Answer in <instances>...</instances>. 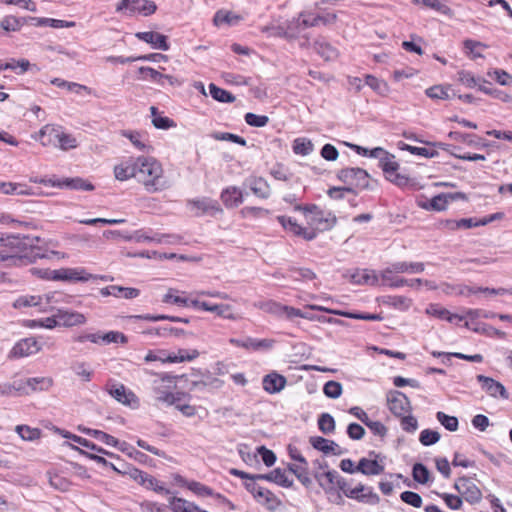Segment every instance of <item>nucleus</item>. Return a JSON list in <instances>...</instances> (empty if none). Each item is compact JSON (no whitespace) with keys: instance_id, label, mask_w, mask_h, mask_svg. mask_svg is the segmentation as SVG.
<instances>
[{"instance_id":"nucleus-49","label":"nucleus","mask_w":512,"mask_h":512,"mask_svg":"<svg viewBox=\"0 0 512 512\" xmlns=\"http://www.w3.org/2000/svg\"><path fill=\"white\" fill-rule=\"evenodd\" d=\"M184 375L176 376V375H170L167 373L161 374L159 380H155L153 382V391L155 393V398L158 401V397L167 394L169 391H164L160 388L159 383H168L175 385V381L178 378H183Z\"/></svg>"},{"instance_id":"nucleus-43","label":"nucleus","mask_w":512,"mask_h":512,"mask_svg":"<svg viewBox=\"0 0 512 512\" xmlns=\"http://www.w3.org/2000/svg\"><path fill=\"white\" fill-rule=\"evenodd\" d=\"M209 91L211 97L221 103H232L235 101V96L229 91L222 89L214 83L209 84Z\"/></svg>"},{"instance_id":"nucleus-50","label":"nucleus","mask_w":512,"mask_h":512,"mask_svg":"<svg viewBox=\"0 0 512 512\" xmlns=\"http://www.w3.org/2000/svg\"><path fill=\"white\" fill-rule=\"evenodd\" d=\"M450 85H434L425 90V94L431 99L447 100L450 98Z\"/></svg>"},{"instance_id":"nucleus-41","label":"nucleus","mask_w":512,"mask_h":512,"mask_svg":"<svg viewBox=\"0 0 512 512\" xmlns=\"http://www.w3.org/2000/svg\"><path fill=\"white\" fill-rule=\"evenodd\" d=\"M144 334L147 335H155L159 337H167L169 335H174L176 337H180L185 334V331L180 328L162 326V327H153L143 331Z\"/></svg>"},{"instance_id":"nucleus-5","label":"nucleus","mask_w":512,"mask_h":512,"mask_svg":"<svg viewBox=\"0 0 512 512\" xmlns=\"http://www.w3.org/2000/svg\"><path fill=\"white\" fill-rule=\"evenodd\" d=\"M36 139L41 141L43 145L50 144L57 140L58 145L62 150H68L77 147L76 138L70 134L61 132L59 129L51 125H45L42 127Z\"/></svg>"},{"instance_id":"nucleus-34","label":"nucleus","mask_w":512,"mask_h":512,"mask_svg":"<svg viewBox=\"0 0 512 512\" xmlns=\"http://www.w3.org/2000/svg\"><path fill=\"white\" fill-rule=\"evenodd\" d=\"M390 265L396 273L417 274L425 270V265L422 262L397 261Z\"/></svg>"},{"instance_id":"nucleus-58","label":"nucleus","mask_w":512,"mask_h":512,"mask_svg":"<svg viewBox=\"0 0 512 512\" xmlns=\"http://www.w3.org/2000/svg\"><path fill=\"white\" fill-rule=\"evenodd\" d=\"M464 49L470 58L476 59L483 57L482 53L479 51L481 48H485L486 46L475 40L467 39L464 41Z\"/></svg>"},{"instance_id":"nucleus-35","label":"nucleus","mask_w":512,"mask_h":512,"mask_svg":"<svg viewBox=\"0 0 512 512\" xmlns=\"http://www.w3.org/2000/svg\"><path fill=\"white\" fill-rule=\"evenodd\" d=\"M28 25L27 17H16L7 15L0 21V27L5 32H17L24 26Z\"/></svg>"},{"instance_id":"nucleus-29","label":"nucleus","mask_w":512,"mask_h":512,"mask_svg":"<svg viewBox=\"0 0 512 512\" xmlns=\"http://www.w3.org/2000/svg\"><path fill=\"white\" fill-rule=\"evenodd\" d=\"M138 72L143 75V78H150L152 81L158 83L161 86H164L166 82H168L171 86L177 83V79L171 75H165L160 73L151 67H140Z\"/></svg>"},{"instance_id":"nucleus-12","label":"nucleus","mask_w":512,"mask_h":512,"mask_svg":"<svg viewBox=\"0 0 512 512\" xmlns=\"http://www.w3.org/2000/svg\"><path fill=\"white\" fill-rule=\"evenodd\" d=\"M40 350V346L35 338H25L18 341L9 353V358L16 359L27 357L37 353Z\"/></svg>"},{"instance_id":"nucleus-21","label":"nucleus","mask_w":512,"mask_h":512,"mask_svg":"<svg viewBox=\"0 0 512 512\" xmlns=\"http://www.w3.org/2000/svg\"><path fill=\"white\" fill-rule=\"evenodd\" d=\"M253 478L255 480H266L274 482L284 488H290L293 486V480L289 479L285 471L280 468H276L266 474H254Z\"/></svg>"},{"instance_id":"nucleus-31","label":"nucleus","mask_w":512,"mask_h":512,"mask_svg":"<svg viewBox=\"0 0 512 512\" xmlns=\"http://www.w3.org/2000/svg\"><path fill=\"white\" fill-rule=\"evenodd\" d=\"M314 50L326 61H333L338 56V51L324 39H317L313 44Z\"/></svg>"},{"instance_id":"nucleus-19","label":"nucleus","mask_w":512,"mask_h":512,"mask_svg":"<svg viewBox=\"0 0 512 512\" xmlns=\"http://www.w3.org/2000/svg\"><path fill=\"white\" fill-rule=\"evenodd\" d=\"M310 308L313 310L325 311L330 314L340 315V316L351 318V319L367 320V321H381L383 319V317L380 314L354 313V312H347V311H341V310H333V309H328V308H325L323 306H318V305H312V306H310Z\"/></svg>"},{"instance_id":"nucleus-15","label":"nucleus","mask_w":512,"mask_h":512,"mask_svg":"<svg viewBox=\"0 0 512 512\" xmlns=\"http://www.w3.org/2000/svg\"><path fill=\"white\" fill-rule=\"evenodd\" d=\"M55 317L58 320L59 326L64 327L78 326L86 322V317L82 313L67 309H57Z\"/></svg>"},{"instance_id":"nucleus-39","label":"nucleus","mask_w":512,"mask_h":512,"mask_svg":"<svg viewBox=\"0 0 512 512\" xmlns=\"http://www.w3.org/2000/svg\"><path fill=\"white\" fill-rule=\"evenodd\" d=\"M199 356V352L196 349H179L177 354H169L164 361L170 362V363H178V362H185V361H192L196 359Z\"/></svg>"},{"instance_id":"nucleus-2","label":"nucleus","mask_w":512,"mask_h":512,"mask_svg":"<svg viewBox=\"0 0 512 512\" xmlns=\"http://www.w3.org/2000/svg\"><path fill=\"white\" fill-rule=\"evenodd\" d=\"M337 15L335 13H326L325 15H315L311 12H301L299 16L289 22L286 30L280 27H265L264 32H269L273 36H284L287 38H294L302 30L309 27H316L319 25H330L335 23Z\"/></svg>"},{"instance_id":"nucleus-38","label":"nucleus","mask_w":512,"mask_h":512,"mask_svg":"<svg viewBox=\"0 0 512 512\" xmlns=\"http://www.w3.org/2000/svg\"><path fill=\"white\" fill-rule=\"evenodd\" d=\"M381 303L400 310H408L411 306V299L405 296H382Z\"/></svg>"},{"instance_id":"nucleus-62","label":"nucleus","mask_w":512,"mask_h":512,"mask_svg":"<svg viewBox=\"0 0 512 512\" xmlns=\"http://www.w3.org/2000/svg\"><path fill=\"white\" fill-rule=\"evenodd\" d=\"M289 271L295 275L294 279L297 281H308L316 278L315 272L309 268L291 267Z\"/></svg>"},{"instance_id":"nucleus-17","label":"nucleus","mask_w":512,"mask_h":512,"mask_svg":"<svg viewBox=\"0 0 512 512\" xmlns=\"http://www.w3.org/2000/svg\"><path fill=\"white\" fill-rule=\"evenodd\" d=\"M135 36L139 40L150 44L154 49L167 51L170 48V46L167 42V37L158 32H154V31L138 32L135 34Z\"/></svg>"},{"instance_id":"nucleus-53","label":"nucleus","mask_w":512,"mask_h":512,"mask_svg":"<svg viewBox=\"0 0 512 512\" xmlns=\"http://www.w3.org/2000/svg\"><path fill=\"white\" fill-rule=\"evenodd\" d=\"M318 428L323 434H331L335 431V420L329 413H322L318 418Z\"/></svg>"},{"instance_id":"nucleus-33","label":"nucleus","mask_w":512,"mask_h":512,"mask_svg":"<svg viewBox=\"0 0 512 512\" xmlns=\"http://www.w3.org/2000/svg\"><path fill=\"white\" fill-rule=\"evenodd\" d=\"M169 507L174 512H205L193 502L187 501L179 497H171L169 499Z\"/></svg>"},{"instance_id":"nucleus-61","label":"nucleus","mask_w":512,"mask_h":512,"mask_svg":"<svg viewBox=\"0 0 512 512\" xmlns=\"http://www.w3.org/2000/svg\"><path fill=\"white\" fill-rule=\"evenodd\" d=\"M342 390H343V388H342L341 383H339L337 381H333V380L326 382L323 387V392H324L325 396H327L328 398H331V399L339 398L342 394Z\"/></svg>"},{"instance_id":"nucleus-55","label":"nucleus","mask_w":512,"mask_h":512,"mask_svg":"<svg viewBox=\"0 0 512 512\" xmlns=\"http://www.w3.org/2000/svg\"><path fill=\"white\" fill-rule=\"evenodd\" d=\"M270 175L279 181H289L292 178L290 170L282 163H276L270 169Z\"/></svg>"},{"instance_id":"nucleus-27","label":"nucleus","mask_w":512,"mask_h":512,"mask_svg":"<svg viewBox=\"0 0 512 512\" xmlns=\"http://www.w3.org/2000/svg\"><path fill=\"white\" fill-rule=\"evenodd\" d=\"M448 137H450L453 140L463 142L467 144L468 146L474 147V148H485L489 146V143L481 138L478 137L475 134H467V133H461L458 131H451L448 134Z\"/></svg>"},{"instance_id":"nucleus-26","label":"nucleus","mask_w":512,"mask_h":512,"mask_svg":"<svg viewBox=\"0 0 512 512\" xmlns=\"http://www.w3.org/2000/svg\"><path fill=\"white\" fill-rule=\"evenodd\" d=\"M394 274H396V272L392 270L391 265L385 268L380 274L382 285L389 286L390 288H399L403 286L412 287V282H409V279L395 276Z\"/></svg>"},{"instance_id":"nucleus-52","label":"nucleus","mask_w":512,"mask_h":512,"mask_svg":"<svg viewBox=\"0 0 512 512\" xmlns=\"http://www.w3.org/2000/svg\"><path fill=\"white\" fill-rule=\"evenodd\" d=\"M412 477L419 484H426L430 480V471L422 463H415L412 468Z\"/></svg>"},{"instance_id":"nucleus-36","label":"nucleus","mask_w":512,"mask_h":512,"mask_svg":"<svg viewBox=\"0 0 512 512\" xmlns=\"http://www.w3.org/2000/svg\"><path fill=\"white\" fill-rule=\"evenodd\" d=\"M0 191L6 195H32V189L26 184L0 182Z\"/></svg>"},{"instance_id":"nucleus-14","label":"nucleus","mask_w":512,"mask_h":512,"mask_svg":"<svg viewBox=\"0 0 512 512\" xmlns=\"http://www.w3.org/2000/svg\"><path fill=\"white\" fill-rule=\"evenodd\" d=\"M477 381L481 384V388L491 397L500 396L503 399H508L509 395L503 384L494 380L491 377L484 375H477Z\"/></svg>"},{"instance_id":"nucleus-1","label":"nucleus","mask_w":512,"mask_h":512,"mask_svg":"<svg viewBox=\"0 0 512 512\" xmlns=\"http://www.w3.org/2000/svg\"><path fill=\"white\" fill-rule=\"evenodd\" d=\"M39 241V237L29 235H9L6 238L0 236V243L9 250L0 251V263L8 261L9 265L26 266L37 259L45 258V253L37 245Z\"/></svg>"},{"instance_id":"nucleus-10","label":"nucleus","mask_w":512,"mask_h":512,"mask_svg":"<svg viewBox=\"0 0 512 512\" xmlns=\"http://www.w3.org/2000/svg\"><path fill=\"white\" fill-rule=\"evenodd\" d=\"M277 220L286 231L295 236L302 237L307 241H311L317 237V231L315 228L309 229L302 227L291 217L280 215L277 217Z\"/></svg>"},{"instance_id":"nucleus-11","label":"nucleus","mask_w":512,"mask_h":512,"mask_svg":"<svg viewBox=\"0 0 512 512\" xmlns=\"http://www.w3.org/2000/svg\"><path fill=\"white\" fill-rule=\"evenodd\" d=\"M187 206L191 207V209L197 210L195 213L196 216H201L204 214L214 216L217 213L223 212L218 201L209 197L189 199L187 200Z\"/></svg>"},{"instance_id":"nucleus-64","label":"nucleus","mask_w":512,"mask_h":512,"mask_svg":"<svg viewBox=\"0 0 512 512\" xmlns=\"http://www.w3.org/2000/svg\"><path fill=\"white\" fill-rule=\"evenodd\" d=\"M246 123L252 127H264L269 122V117L266 115H257L248 112L244 116Z\"/></svg>"},{"instance_id":"nucleus-48","label":"nucleus","mask_w":512,"mask_h":512,"mask_svg":"<svg viewBox=\"0 0 512 512\" xmlns=\"http://www.w3.org/2000/svg\"><path fill=\"white\" fill-rule=\"evenodd\" d=\"M449 204L448 196L446 194H439L422 205L427 210L443 211Z\"/></svg>"},{"instance_id":"nucleus-22","label":"nucleus","mask_w":512,"mask_h":512,"mask_svg":"<svg viewBox=\"0 0 512 512\" xmlns=\"http://www.w3.org/2000/svg\"><path fill=\"white\" fill-rule=\"evenodd\" d=\"M138 166H137V158H130L125 162H122L119 165H116L114 168L115 178L120 181H125L130 178H136Z\"/></svg>"},{"instance_id":"nucleus-51","label":"nucleus","mask_w":512,"mask_h":512,"mask_svg":"<svg viewBox=\"0 0 512 512\" xmlns=\"http://www.w3.org/2000/svg\"><path fill=\"white\" fill-rule=\"evenodd\" d=\"M288 469L305 487H308L311 484V479L308 475V465L301 464L298 466L289 464Z\"/></svg>"},{"instance_id":"nucleus-40","label":"nucleus","mask_w":512,"mask_h":512,"mask_svg":"<svg viewBox=\"0 0 512 512\" xmlns=\"http://www.w3.org/2000/svg\"><path fill=\"white\" fill-rule=\"evenodd\" d=\"M63 188H68L72 190H83V191H92L94 190V185L87 180H84L80 177L75 178H65L62 180Z\"/></svg>"},{"instance_id":"nucleus-20","label":"nucleus","mask_w":512,"mask_h":512,"mask_svg":"<svg viewBox=\"0 0 512 512\" xmlns=\"http://www.w3.org/2000/svg\"><path fill=\"white\" fill-rule=\"evenodd\" d=\"M287 379L277 372H271L263 377V389L269 394L279 393L285 388Z\"/></svg>"},{"instance_id":"nucleus-23","label":"nucleus","mask_w":512,"mask_h":512,"mask_svg":"<svg viewBox=\"0 0 512 512\" xmlns=\"http://www.w3.org/2000/svg\"><path fill=\"white\" fill-rule=\"evenodd\" d=\"M229 342L232 345L253 350L270 349L274 344V340L271 339H255L251 337H248L245 340L231 338Z\"/></svg>"},{"instance_id":"nucleus-42","label":"nucleus","mask_w":512,"mask_h":512,"mask_svg":"<svg viewBox=\"0 0 512 512\" xmlns=\"http://www.w3.org/2000/svg\"><path fill=\"white\" fill-rule=\"evenodd\" d=\"M263 495H258L256 501L269 510H275L281 505V500L270 490L263 488Z\"/></svg>"},{"instance_id":"nucleus-28","label":"nucleus","mask_w":512,"mask_h":512,"mask_svg":"<svg viewBox=\"0 0 512 512\" xmlns=\"http://www.w3.org/2000/svg\"><path fill=\"white\" fill-rule=\"evenodd\" d=\"M220 198L226 208L238 207L243 202L242 191L235 186L224 189L221 192Z\"/></svg>"},{"instance_id":"nucleus-25","label":"nucleus","mask_w":512,"mask_h":512,"mask_svg":"<svg viewBox=\"0 0 512 512\" xmlns=\"http://www.w3.org/2000/svg\"><path fill=\"white\" fill-rule=\"evenodd\" d=\"M350 281L357 285L376 286L379 284V276L374 270L357 269L350 275Z\"/></svg>"},{"instance_id":"nucleus-3","label":"nucleus","mask_w":512,"mask_h":512,"mask_svg":"<svg viewBox=\"0 0 512 512\" xmlns=\"http://www.w3.org/2000/svg\"><path fill=\"white\" fill-rule=\"evenodd\" d=\"M137 166L136 178L144 184L147 191H160L166 187L165 182L162 181V166L155 158L138 157Z\"/></svg>"},{"instance_id":"nucleus-30","label":"nucleus","mask_w":512,"mask_h":512,"mask_svg":"<svg viewBox=\"0 0 512 512\" xmlns=\"http://www.w3.org/2000/svg\"><path fill=\"white\" fill-rule=\"evenodd\" d=\"M248 185L252 193L258 198L267 199L271 195L270 185L263 177L249 178Z\"/></svg>"},{"instance_id":"nucleus-44","label":"nucleus","mask_w":512,"mask_h":512,"mask_svg":"<svg viewBox=\"0 0 512 512\" xmlns=\"http://www.w3.org/2000/svg\"><path fill=\"white\" fill-rule=\"evenodd\" d=\"M398 148L401 150L409 151L411 154L423 156L426 158H435L439 155L438 151L435 149L411 146L402 141L398 143Z\"/></svg>"},{"instance_id":"nucleus-59","label":"nucleus","mask_w":512,"mask_h":512,"mask_svg":"<svg viewBox=\"0 0 512 512\" xmlns=\"http://www.w3.org/2000/svg\"><path fill=\"white\" fill-rule=\"evenodd\" d=\"M379 166L382 168L386 178L391 177V174L399 169V164L394 160V156L391 154L381 158V164Z\"/></svg>"},{"instance_id":"nucleus-8","label":"nucleus","mask_w":512,"mask_h":512,"mask_svg":"<svg viewBox=\"0 0 512 512\" xmlns=\"http://www.w3.org/2000/svg\"><path fill=\"white\" fill-rule=\"evenodd\" d=\"M386 401L389 411L395 417H402L412 410L409 398L399 390H390L386 394Z\"/></svg>"},{"instance_id":"nucleus-57","label":"nucleus","mask_w":512,"mask_h":512,"mask_svg":"<svg viewBox=\"0 0 512 512\" xmlns=\"http://www.w3.org/2000/svg\"><path fill=\"white\" fill-rule=\"evenodd\" d=\"M436 419L448 430L454 432L458 429L459 422L457 417L447 415L446 413L439 411L436 413Z\"/></svg>"},{"instance_id":"nucleus-63","label":"nucleus","mask_w":512,"mask_h":512,"mask_svg":"<svg viewBox=\"0 0 512 512\" xmlns=\"http://www.w3.org/2000/svg\"><path fill=\"white\" fill-rule=\"evenodd\" d=\"M440 440V434L431 429H424L419 436V441L424 446H430Z\"/></svg>"},{"instance_id":"nucleus-7","label":"nucleus","mask_w":512,"mask_h":512,"mask_svg":"<svg viewBox=\"0 0 512 512\" xmlns=\"http://www.w3.org/2000/svg\"><path fill=\"white\" fill-rule=\"evenodd\" d=\"M157 6L150 0H121L116 6V12H126L128 15L140 13L149 16L155 13Z\"/></svg>"},{"instance_id":"nucleus-13","label":"nucleus","mask_w":512,"mask_h":512,"mask_svg":"<svg viewBox=\"0 0 512 512\" xmlns=\"http://www.w3.org/2000/svg\"><path fill=\"white\" fill-rule=\"evenodd\" d=\"M109 394L118 402L131 408L139 406V399L131 390H127L123 384L111 386Z\"/></svg>"},{"instance_id":"nucleus-24","label":"nucleus","mask_w":512,"mask_h":512,"mask_svg":"<svg viewBox=\"0 0 512 512\" xmlns=\"http://www.w3.org/2000/svg\"><path fill=\"white\" fill-rule=\"evenodd\" d=\"M346 497L361 502L377 503L379 501L378 495L373 492L372 488H367L363 484H359L355 488H349V492H346Z\"/></svg>"},{"instance_id":"nucleus-4","label":"nucleus","mask_w":512,"mask_h":512,"mask_svg":"<svg viewBox=\"0 0 512 512\" xmlns=\"http://www.w3.org/2000/svg\"><path fill=\"white\" fill-rule=\"evenodd\" d=\"M295 211H301L308 218V224L318 231H327L332 229L336 222V216L331 213L325 214L317 205H301L294 206Z\"/></svg>"},{"instance_id":"nucleus-16","label":"nucleus","mask_w":512,"mask_h":512,"mask_svg":"<svg viewBox=\"0 0 512 512\" xmlns=\"http://www.w3.org/2000/svg\"><path fill=\"white\" fill-rule=\"evenodd\" d=\"M53 384V380L48 377H32L28 378L25 382H19L18 386H24V391H19V394L28 395L35 391H47Z\"/></svg>"},{"instance_id":"nucleus-45","label":"nucleus","mask_w":512,"mask_h":512,"mask_svg":"<svg viewBox=\"0 0 512 512\" xmlns=\"http://www.w3.org/2000/svg\"><path fill=\"white\" fill-rule=\"evenodd\" d=\"M98 276L88 273L82 267L68 268V282H87L91 279L96 280Z\"/></svg>"},{"instance_id":"nucleus-46","label":"nucleus","mask_w":512,"mask_h":512,"mask_svg":"<svg viewBox=\"0 0 512 512\" xmlns=\"http://www.w3.org/2000/svg\"><path fill=\"white\" fill-rule=\"evenodd\" d=\"M458 81L468 88L478 87L479 83H488L481 77H475L471 72L461 70L457 73Z\"/></svg>"},{"instance_id":"nucleus-6","label":"nucleus","mask_w":512,"mask_h":512,"mask_svg":"<svg viewBox=\"0 0 512 512\" xmlns=\"http://www.w3.org/2000/svg\"><path fill=\"white\" fill-rule=\"evenodd\" d=\"M337 178L345 183L347 185L346 187H352L355 191L357 189H369L370 187V175L362 168L350 167L340 169L337 173Z\"/></svg>"},{"instance_id":"nucleus-18","label":"nucleus","mask_w":512,"mask_h":512,"mask_svg":"<svg viewBox=\"0 0 512 512\" xmlns=\"http://www.w3.org/2000/svg\"><path fill=\"white\" fill-rule=\"evenodd\" d=\"M310 444L316 450H319L325 454L342 455L345 451L333 440L326 439L321 436H312L309 439Z\"/></svg>"},{"instance_id":"nucleus-56","label":"nucleus","mask_w":512,"mask_h":512,"mask_svg":"<svg viewBox=\"0 0 512 512\" xmlns=\"http://www.w3.org/2000/svg\"><path fill=\"white\" fill-rule=\"evenodd\" d=\"M293 151L298 155H309L313 151V144L306 138H297L293 143Z\"/></svg>"},{"instance_id":"nucleus-32","label":"nucleus","mask_w":512,"mask_h":512,"mask_svg":"<svg viewBox=\"0 0 512 512\" xmlns=\"http://www.w3.org/2000/svg\"><path fill=\"white\" fill-rule=\"evenodd\" d=\"M357 471L367 476L379 475L384 471V466L379 464L376 459L361 458L357 465Z\"/></svg>"},{"instance_id":"nucleus-37","label":"nucleus","mask_w":512,"mask_h":512,"mask_svg":"<svg viewBox=\"0 0 512 512\" xmlns=\"http://www.w3.org/2000/svg\"><path fill=\"white\" fill-rule=\"evenodd\" d=\"M202 310L215 312L219 317L229 319V320H237L238 316L231 312V306L228 304H210L206 302V304H202Z\"/></svg>"},{"instance_id":"nucleus-60","label":"nucleus","mask_w":512,"mask_h":512,"mask_svg":"<svg viewBox=\"0 0 512 512\" xmlns=\"http://www.w3.org/2000/svg\"><path fill=\"white\" fill-rule=\"evenodd\" d=\"M101 338H102V344H105V345H108L111 343L126 344L128 342L127 336L119 331H109V332L103 333Z\"/></svg>"},{"instance_id":"nucleus-9","label":"nucleus","mask_w":512,"mask_h":512,"mask_svg":"<svg viewBox=\"0 0 512 512\" xmlns=\"http://www.w3.org/2000/svg\"><path fill=\"white\" fill-rule=\"evenodd\" d=\"M454 488L469 503H478L482 498L481 490L468 477H460L454 484Z\"/></svg>"},{"instance_id":"nucleus-47","label":"nucleus","mask_w":512,"mask_h":512,"mask_svg":"<svg viewBox=\"0 0 512 512\" xmlns=\"http://www.w3.org/2000/svg\"><path fill=\"white\" fill-rule=\"evenodd\" d=\"M83 432L108 446L118 444L117 438L104 431L87 428L84 429Z\"/></svg>"},{"instance_id":"nucleus-54","label":"nucleus","mask_w":512,"mask_h":512,"mask_svg":"<svg viewBox=\"0 0 512 512\" xmlns=\"http://www.w3.org/2000/svg\"><path fill=\"white\" fill-rule=\"evenodd\" d=\"M314 477L321 487L326 488L327 485L331 486L334 484L338 477V473L335 470L323 472L315 471Z\"/></svg>"}]
</instances>
